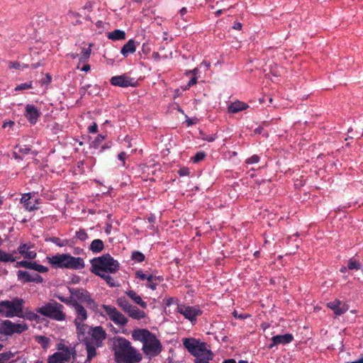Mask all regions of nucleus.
Wrapping results in <instances>:
<instances>
[{"label": "nucleus", "instance_id": "5", "mask_svg": "<svg viewBox=\"0 0 363 363\" xmlns=\"http://www.w3.org/2000/svg\"><path fill=\"white\" fill-rule=\"evenodd\" d=\"M64 306L56 301L52 300L45 303L43 306L36 309V312L56 321H63L66 319V314L63 311Z\"/></svg>", "mask_w": 363, "mask_h": 363}, {"label": "nucleus", "instance_id": "21", "mask_svg": "<svg viewBox=\"0 0 363 363\" xmlns=\"http://www.w3.org/2000/svg\"><path fill=\"white\" fill-rule=\"evenodd\" d=\"M125 294L137 305L140 306L143 309L147 308V304L144 301L141 296L138 294L134 290L126 291Z\"/></svg>", "mask_w": 363, "mask_h": 363}, {"label": "nucleus", "instance_id": "13", "mask_svg": "<svg viewBox=\"0 0 363 363\" xmlns=\"http://www.w3.org/2000/svg\"><path fill=\"white\" fill-rule=\"evenodd\" d=\"M71 308L74 309L76 315L74 323L84 322L87 319L88 315L86 310L77 300L72 303Z\"/></svg>", "mask_w": 363, "mask_h": 363}, {"label": "nucleus", "instance_id": "24", "mask_svg": "<svg viewBox=\"0 0 363 363\" xmlns=\"http://www.w3.org/2000/svg\"><path fill=\"white\" fill-rule=\"evenodd\" d=\"M135 40L130 39L121 48V53L124 57H127L129 54H133L135 52Z\"/></svg>", "mask_w": 363, "mask_h": 363}, {"label": "nucleus", "instance_id": "49", "mask_svg": "<svg viewBox=\"0 0 363 363\" xmlns=\"http://www.w3.org/2000/svg\"><path fill=\"white\" fill-rule=\"evenodd\" d=\"M16 149H18V152L23 155H27L30 151V148L26 145H24L23 147L21 145H16Z\"/></svg>", "mask_w": 363, "mask_h": 363}, {"label": "nucleus", "instance_id": "38", "mask_svg": "<svg viewBox=\"0 0 363 363\" xmlns=\"http://www.w3.org/2000/svg\"><path fill=\"white\" fill-rule=\"evenodd\" d=\"M108 273H105L99 275V277H101L103 279L106 281V282L111 287H114L116 285L113 278L108 274Z\"/></svg>", "mask_w": 363, "mask_h": 363}, {"label": "nucleus", "instance_id": "43", "mask_svg": "<svg viewBox=\"0 0 363 363\" xmlns=\"http://www.w3.org/2000/svg\"><path fill=\"white\" fill-rule=\"evenodd\" d=\"M86 306L93 311L96 312L98 311V303L90 296L86 301Z\"/></svg>", "mask_w": 363, "mask_h": 363}, {"label": "nucleus", "instance_id": "33", "mask_svg": "<svg viewBox=\"0 0 363 363\" xmlns=\"http://www.w3.org/2000/svg\"><path fill=\"white\" fill-rule=\"evenodd\" d=\"M35 341L40 344L43 349L47 350L49 347L50 340L49 337L43 335H37L35 337Z\"/></svg>", "mask_w": 363, "mask_h": 363}, {"label": "nucleus", "instance_id": "3", "mask_svg": "<svg viewBox=\"0 0 363 363\" xmlns=\"http://www.w3.org/2000/svg\"><path fill=\"white\" fill-rule=\"evenodd\" d=\"M48 263L54 269H82L84 268V261L79 257H73L69 254H56L47 257Z\"/></svg>", "mask_w": 363, "mask_h": 363}, {"label": "nucleus", "instance_id": "34", "mask_svg": "<svg viewBox=\"0 0 363 363\" xmlns=\"http://www.w3.org/2000/svg\"><path fill=\"white\" fill-rule=\"evenodd\" d=\"M51 242L55 244L59 247H65L69 245V240L67 239L61 240L57 237H51L48 240Z\"/></svg>", "mask_w": 363, "mask_h": 363}, {"label": "nucleus", "instance_id": "51", "mask_svg": "<svg viewBox=\"0 0 363 363\" xmlns=\"http://www.w3.org/2000/svg\"><path fill=\"white\" fill-rule=\"evenodd\" d=\"M30 263H31V262H28L26 260H22V261L17 262L16 267L30 269Z\"/></svg>", "mask_w": 363, "mask_h": 363}, {"label": "nucleus", "instance_id": "30", "mask_svg": "<svg viewBox=\"0 0 363 363\" xmlns=\"http://www.w3.org/2000/svg\"><path fill=\"white\" fill-rule=\"evenodd\" d=\"M104 248V242L100 239L94 240L89 247V250L94 253H99Z\"/></svg>", "mask_w": 363, "mask_h": 363}, {"label": "nucleus", "instance_id": "59", "mask_svg": "<svg viewBox=\"0 0 363 363\" xmlns=\"http://www.w3.org/2000/svg\"><path fill=\"white\" fill-rule=\"evenodd\" d=\"M196 83H197V78L196 77H194L193 78H191L189 80L187 85L189 87H191V86H194V84H196Z\"/></svg>", "mask_w": 363, "mask_h": 363}, {"label": "nucleus", "instance_id": "2", "mask_svg": "<svg viewBox=\"0 0 363 363\" xmlns=\"http://www.w3.org/2000/svg\"><path fill=\"white\" fill-rule=\"evenodd\" d=\"M135 340L143 342V352L152 357L157 356L162 351V344L157 337L147 329H136L132 332Z\"/></svg>", "mask_w": 363, "mask_h": 363}, {"label": "nucleus", "instance_id": "47", "mask_svg": "<svg viewBox=\"0 0 363 363\" xmlns=\"http://www.w3.org/2000/svg\"><path fill=\"white\" fill-rule=\"evenodd\" d=\"M33 88V82H28L26 83L21 84L16 86L15 90L16 91H22L25 89H28Z\"/></svg>", "mask_w": 363, "mask_h": 363}, {"label": "nucleus", "instance_id": "40", "mask_svg": "<svg viewBox=\"0 0 363 363\" xmlns=\"http://www.w3.org/2000/svg\"><path fill=\"white\" fill-rule=\"evenodd\" d=\"M56 297L62 303L71 307L72 303L74 302L75 299L70 296L69 297H64L60 295L56 296Z\"/></svg>", "mask_w": 363, "mask_h": 363}, {"label": "nucleus", "instance_id": "46", "mask_svg": "<svg viewBox=\"0 0 363 363\" xmlns=\"http://www.w3.org/2000/svg\"><path fill=\"white\" fill-rule=\"evenodd\" d=\"M13 354L11 352H3L0 354V363H6Z\"/></svg>", "mask_w": 363, "mask_h": 363}, {"label": "nucleus", "instance_id": "62", "mask_svg": "<svg viewBox=\"0 0 363 363\" xmlns=\"http://www.w3.org/2000/svg\"><path fill=\"white\" fill-rule=\"evenodd\" d=\"M38 315L34 313H30L28 315V318L30 320H35L37 318Z\"/></svg>", "mask_w": 363, "mask_h": 363}, {"label": "nucleus", "instance_id": "9", "mask_svg": "<svg viewBox=\"0 0 363 363\" xmlns=\"http://www.w3.org/2000/svg\"><path fill=\"white\" fill-rule=\"evenodd\" d=\"M101 307L104 310L106 314L108 316L109 319L116 325L123 327L128 323V318L116 308L108 305H102Z\"/></svg>", "mask_w": 363, "mask_h": 363}, {"label": "nucleus", "instance_id": "58", "mask_svg": "<svg viewBox=\"0 0 363 363\" xmlns=\"http://www.w3.org/2000/svg\"><path fill=\"white\" fill-rule=\"evenodd\" d=\"M165 301H166V305L169 306L172 304H173L174 303H175L177 301V300L174 298L169 297L168 298H166Z\"/></svg>", "mask_w": 363, "mask_h": 363}, {"label": "nucleus", "instance_id": "55", "mask_svg": "<svg viewBox=\"0 0 363 363\" xmlns=\"http://www.w3.org/2000/svg\"><path fill=\"white\" fill-rule=\"evenodd\" d=\"M127 155L125 152H121L118 155V159L122 162L123 166L125 165V160L126 159Z\"/></svg>", "mask_w": 363, "mask_h": 363}, {"label": "nucleus", "instance_id": "12", "mask_svg": "<svg viewBox=\"0 0 363 363\" xmlns=\"http://www.w3.org/2000/svg\"><path fill=\"white\" fill-rule=\"evenodd\" d=\"M110 82L113 86L120 87H135L138 84V82L134 78H131L125 74L112 77Z\"/></svg>", "mask_w": 363, "mask_h": 363}, {"label": "nucleus", "instance_id": "44", "mask_svg": "<svg viewBox=\"0 0 363 363\" xmlns=\"http://www.w3.org/2000/svg\"><path fill=\"white\" fill-rule=\"evenodd\" d=\"M206 156V154L204 152L200 151L197 152L195 155L191 158L192 161L194 163H198L202 161Z\"/></svg>", "mask_w": 363, "mask_h": 363}, {"label": "nucleus", "instance_id": "61", "mask_svg": "<svg viewBox=\"0 0 363 363\" xmlns=\"http://www.w3.org/2000/svg\"><path fill=\"white\" fill-rule=\"evenodd\" d=\"M187 13V9L186 7H183L179 10V14L182 18L184 19V16Z\"/></svg>", "mask_w": 363, "mask_h": 363}, {"label": "nucleus", "instance_id": "50", "mask_svg": "<svg viewBox=\"0 0 363 363\" xmlns=\"http://www.w3.org/2000/svg\"><path fill=\"white\" fill-rule=\"evenodd\" d=\"M259 157L257 155H254L251 156L250 157L247 158L245 161L247 164H256L259 162Z\"/></svg>", "mask_w": 363, "mask_h": 363}, {"label": "nucleus", "instance_id": "7", "mask_svg": "<svg viewBox=\"0 0 363 363\" xmlns=\"http://www.w3.org/2000/svg\"><path fill=\"white\" fill-rule=\"evenodd\" d=\"M183 345L195 358L206 354L210 356L211 354V351L206 349V344L205 342H201L194 338H184L183 340Z\"/></svg>", "mask_w": 363, "mask_h": 363}, {"label": "nucleus", "instance_id": "54", "mask_svg": "<svg viewBox=\"0 0 363 363\" xmlns=\"http://www.w3.org/2000/svg\"><path fill=\"white\" fill-rule=\"evenodd\" d=\"M9 67L11 69H20L21 68V65L18 62H10Z\"/></svg>", "mask_w": 363, "mask_h": 363}, {"label": "nucleus", "instance_id": "29", "mask_svg": "<svg viewBox=\"0 0 363 363\" xmlns=\"http://www.w3.org/2000/svg\"><path fill=\"white\" fill-rule=\"evenodd\" d=\"M107 38L112 40H121L125 38V33L123 30L116 29L107 34Z\"/></svg>", "mask_w": 363, "mask_h": 363}, {"label": "nucleus", "instance_id": "17", "mask_svg": "<svg viewBox=\"0 0 363 363\" xmlns=\"http://www.w3.org/2000/svg\"><path fill=\"white\" fill-rule=\"evenodd\" d=\"M68 289L71 296L78 302L86 303L91 296L90 293L84 289L68 288Z\"/></svg>", "mask_w": 363, "mask_h": 363}, {"label": "nucleus", "instance_id": "48", "mask_svg": "<svg viewBox=\"0 0 363 363\" xmlns=\"http://www.w3.org/2000/svg\"><path fill=\"white\" fill-rule=\"evenodd\" d=\"M76 236L79 240L82 241H84L88 238V235L84 229H79V230L77 231Z\"/></svg>", "mask_w": 363, "mask_h": 363}, {"label": "nucleus", "instance_id": "52", "mask_svg": "<svg viewBox=\"0 0 363 363\" xmlns=\"http://www.w3.org/2000/svg\"><path fill=\"white\" fill-rule=\"evenodd\" d=\"M135 277L140 280H147L148 275L144 274L142 270H138L135 273Z\"/></svg>", "mask_w": 363, "mask_h": 363}, {"label": "nucleus", "instance_id": "53", "mask_svg": "<svg viewBox=\"0 0 363 363\" xmlns=\"http://www.w3.org/2000/svg\"><path fill=\"white\" fill-rule=\"evenodd\" d=\"M233 315L235 318L239 319H245L248 317H250L249 314L238 313L237 311H234Z\"/></svg>", "mask_w": 363, "mask_h": 363}, {"label": "nucleus", "instance_id": "11", "mask_svg": "<svg viewBox=\"0 0 363 363\" xmlns=\"http://www.w3.org/2000/svg\"><path fill=\"white\" fill-rule=\"evenodd\" d=\"M177 312L183 315L191 323L196 320V317L201 315L202 311L199 306H187L184 304L177 305Z\"/></svg>", "mask_w": 363, "mask_h": 363}, {"label": "nucleus", "instance_id": "23", "mask_svg": "<svg viewBox=\"0 0 363 363\" xmlns=\"http://www.w3.org/2000/svg\"><path fill=\"white\" fill-rule=\"evenodd\" d=\"M129 317L135 320H140L146 316V313L144 311L140 310L137 306H131L130 308L126 311Z\"/></svg>", "mask_w": 363, "mask_h": 363}, {"label": "nucleus", "instance_id": "25", "mask_svg": "<svg viewBox=\"0 0 363 363\" xmlns=\"http://www.w3.org/2000/svg\"><path fill=\"white\" fill-rule=\"evenodd\" d=\"M249 107V106L242 101H237L235 102L231 103L228 106V112L232 113H236L241 111L245 110Z\"/></svg>", "mask_w": 363, "mask_h": 363}, {"label": "nucleus", "instance_id": "15", "mask_svg": "<svg viewBox=\"0 0 363 363\" xmlns=\"http://www.w3.org/2000/svg\"><path fill=\"white\" fill-rule=\"evenodd\" d=\"M18 279L23 280L24 283L35 282L42 283L43 277L38 274H30L28 272L19 270L17 273Z\"/></svg>", "mask_w": 363, "mask_h": 363}, {"label": "nucleus", "instance_id": "1", "mask_svg": "<svg viewBox=\"0 0 363 363\" xmlns=\"http://www.w3.org/2000/svg\"><path fill=\"white\" fill-rule=\"evenodd\" d=\"M111 348L117 363H139L142 354L123 337L116 336L111 340Z\"/></svg>", "mask_w": 363, "mask_h": 363}, {"label": "nucleus", "instance_id": "14", "mask_svg": "<svg viewBox=\"0 0 363 363\" xmlns=\"http://www.w3.org/2000/svg\"><path fill=\"white\" fill-rule=\"evenodd\" d=\"M21 202L23 204V207L26 211H32L39 208L38 199L33 198L31 194H25L22 196Z\"/></svg>", "mask_w": 363, "mask_h": 363}, {"label": "nucleus", "instance_id": "35", "mask_svg": "<svg viewBox=\"0 0 363 363\" xmlns=\"http://www.w3.org/2000/svg\"><path fill=\"white\" fill-rule=\"evenodd\" d=\"M106 135L99 134L96 138L91 142V147L94 149H98L101 145L102 142L106 139Z\"/></svg>", "mask_w": 363, "mask_h": 363}, {"label": "nucleus", "instance_id": "26", "mask_svg": "<svg viewBox=\"0 0 363 363\" xmlns=\"http://www.w3.org/2000/svg\"><path fill=\"white\" fill-rule=\"evenodd\" d=\"M340 305L341 302L339 300H335L334 301L329 302L327 304L328 307L333 310L336 315H341L347 311L345 308H341Z\"/></svg>", "mask_w": 363, "mask_h": 363}, {"label": "nucleus", "instance_id": "37", "mask_svg": "<svg viewBox=\"0 0 363 363\" xmlns=\"http://www.w3.org/2000/svg\"><path fill=\"white\" fill-rule=\"evenodd\" d=\"M91 49L90 47L83 48L80 54L79 62H86L90 57Z\"/></svg>", "mask_w": 363, "mask_h": 363}, {"label": "nucleus", "instance_id": "16", "mask_svg": "<svg viewBox=\"0 0 363 363\" xmlns=\"http://www.w3.org/2000/svg\"><path fill=\"white\" fill-rule=\"evenodd\" d=\"M40 116L39 110L33 104L26 106L25 117L31 124H35Z\"/></svg>", "mask_w": 363, "mask_h": 363}, {"label": "nucleus", "instance_id": "31", "mask_svg": "<svg viewBox=\"0 0 363 363\" xmlns=\"http://www.w3.org/2000/svg\"><path fill=\"white\" fill-rule=\"evenodd\" d=\"M77 328V333L79 337V339L82 342V339H84V337H86L85 335L86 330L88 328V325L86 324H84V322L77 323H74Z\"/></svg>", "mask_w": 363, "mask_h": 363}, {"label": "nucleus", "instance_id": "36", "mask_svg": "<svg viewBox=\"0 0 363 363\" xmlns=\"http://www.w3.org/2000/svg\"><path fill=\"white\" fill-rule=\"evenodd\" d=\"M30 269H33L40 273H45V272H48V267H46L43 265L39 264L36 263L35 262H31Z\"/></svg>", "mask_w": 363, "mask_h": 363}, {"label": "nucleus", "instance_id": "32", "mask_svg": "<svg viewBox=\"0 0 363 363\" xmlns=\"http://www.w3.org/2000/svg\"><path fill=\"white\" fill-rule=\"evenodd\" d=\"M118 306L123 311L124 313L130 308L132 306L125 297H119L116 300Z\"/></svg>", "mask_w": 363, "mask_h": 363}, {"label": "nucleus", "instance_id": "4", "mask_svg": "<svg viewBox=\"0 0 363 363\" xmlns=\"http://www.w3.org/2000/svg\"><path fill=\"white\" fill-rule=\"evenodd\" d=\"M90 271L97 276L105 273H116L119 269V263L109 254H104L90 260Z\"/></svg>", "mask_w": 363, "mask_h": 363}, {"label": "nucleus", "instance_id": "45", "mask_svg": "<svg viewBox=\"0 0 363 363\" xmlns=\"http://www.w3.org/2000/svg\"><path fill=\"white\" fill-rule=\"evenodd\" d=\"M213 355V354L211 352V354L210 356L206 354L199 358H195L194 363H209L208 361L212 359Z\"/></svg>", "mask_w": 363, "mask_h": 363}, {"label": "nucleus", "instance_id": "22", "mask_svg": "<svg viewBox=\"0 0 363 363\" xmlns=\"http://www.w3.org/2000/svg\"><path fill=\"white\" fill-rule=\"evenodd\" d=\"M82 342L86 346V350L87 352V360H91L93 357L96 355V348L102 347V345H95L92 342H89L88 340H83Z\"/></svg>", "mask_w": 363, "mask_h": 363}, {"label": "nucleus", "instance_id": "20", "mask_svg": "<svg viewBox=\"0 0 363 363\" xmlns=\"http://www.w3.org/2000/svg\"><path fill=\"white\" fill-rule=\"evenodd\" d=\"M57 349L58 352H56V353H61L62 355L67 354L66 356H67V357L71 358L72 357L74 359H75L74 356L76 354V351L74 347H69L62 342H60L57 344Z\"/></svg>", "mask_w": 363, "mask_h": 363}, {"label": "nucleus", "instance_id": "60", "mask_svg": "<svg viewBox=\"0 0 363 363\" xmlns=\"http://www.w3.org/2000/svg\"><path fill=\"white\" fill-rule=\"evenodd\" d=\"M203 139L205 140H207L208 142H213V141L215 140L216 136L213 135H206V136L203 137Z\"/></svg>", "mask_w": 363, "mask_h": 363}, {"label": "nucleus", "instance_id": "6", "mask_svg": "<svg viewBox=\"0 0 363 363\" xmlns=\"http://www.w3.org/2000/svg\"><path fill=\"white\" fill-rule=\"evenodd\" d=\"M24 303L23 299L19 298L0 301V313L7 318L21 317Z\"/></svg>", "mask_w": 363, "mask_h": 363}, {"label": "nucleus", "instance_id": "27", "mask_svg": "<svg viewBox=\"0 0 363 363\" xmlns=\"http://www.w3.org/2000/svg\"><path fill=\"white\" fill-rule=\"evenodd\" d=\"M62 355L61 353L55 352L53 354L48 357L47 363H66L69 362L71 358L67 356Z\"/></svg>", "mask_w": 363, "mask_h": 363}, {"label": "nucleus", "instance_id": "19", "mask_svg": "<svg viewBox=\"0 0 363 363\" xmlns=\"http://www.w3.org/2000/svg\"><path fill=\"white\" fill-rule=\"evenodd\" d=\"M31 245L26 243H21L17 249V251L25 259H33L36 257L37 253L35 251L30 250Z\"/></svg>", "mask_w": 363, "mask_h": 363}, {"label": "nucleus", "instance_id": "56", "mask_svg": "<svg viewBox=\"0 0 363 363\" xmlns=\"http://www.w3.org/2000/svg\"><path fill=\"white\" fill-rule=\"evenodd\" d=\"M89 133H96L98 131V125L96 123H93L89 128Z\"/></svg>", "mask_w": 363, "mask_h": 363}, {"label": "nucleus", "instance_id": "10", "mask_svg": "<svg viewBox=\"0 0 363 363\" xmlns=\"http://www.w3.org/2000/svg\"><path fill=\"white\" fill-rule=\"evenodd\" d=\"M88 334L89 335L84 337L83 340H88L95 345H103V341L106 337V331L101 326L91 328Z\"/></svg>", "mask_w": 363, "mask_h": 363}, {"label": "nucleus", "instance_id": "42", "mask_svg": "<svg viewBox=\"0 0 363 363\" xmlns=\"http://www.w3.org/2000/svg\"><path fill=\"white\" fill-rule=\"evenodd\" d=\"M147 282L146 284V286L152 290H155L157 289V286L158 284L157 282L154 281L153 275H148Z\"/></svg>", "mask_w": 363, "mask_h": 363}, {"label": "nucleus", "instance_id": "8", "mask_svg": "<svg viewBox=\"0 0 363 363\" xmlns=\"http://www.w3.org/2000/svg\"><path fill=\"white\" fill-rule=\"evenodd\" d=\"M28 329L26 323H14L9 320L0 323V334L12 335L14 333L21 334Z\"/></svg>", "mask_w": 363, "mask_h": 363}, {"label": "nucleus", "instance_id": "57", "mask_svg": "<svg viewBox=\"0 0 363 363\" xmlns=\"http://www.w3.org/2000/svg\"><path fill=\"white\" fill-rule=\"evenodd\" d=\"M178 174L180 176H187L189 174V170L187 167H183L178 171Z\"/></svg>", "mask_w": 363, "mask_h": 363}, {"label": "nucleus", "instance_id": "18", "mask_svg": "<svg viewBox=\"0 0 363 363\" xmlns=\"http://www.w3.org/2000/svg\"><path fill=\"white\" fill-rule=\"evenodd\" d=\"M272 343L269 345V349L278 345H286L293 341L294 337L291 334L277 335L272 337Z\"/></svg>", "mask_w": 363, "mask_h": 363}, {"label": "nucleus", "instance_id": "64", "mask_svg": "<svg viewBox=\"0 0 363 363\" xmlns=\"http://www.w3.org/2000/svg\"><path fill=\"white\" fill-rule=\"evenodd\" d=\"M222 363H236V361L234 359H225Z\"/></svg>", "mask_w": 363, "mask_h": 363}, {"label": "nucleus", "instance_id": "28", "mask_svg": "<svg viewBox=\"0 0 363 363\" xmlns=\"http://www.w3.org/2000/svg\"><path fill=\"white\" fill-rule=\"evenodd\" d=\"M15 254H16V251H13V253H8L0 249V262H14L17 259H19L18 257L14 256Z\"/></svg>", "mask_w": 363, "mask_h": 363}, {"label": "nucleus", "instance_id": "63", "mask_svg": "<svg viewBox=\"0 0 363 363\" xmlns=\"http://www.w3.org/2000/svg\"><path fill=\"white\" fill-rule=\"evenodd\" d=\"M242 24L239 22H235L234 23V26H233V29H235V30H241L242 28Z\"/></svg>", "mask_w": 363, "mask_h": 363}, {"label": "nucleus", "instance_id": "39", "mask_svg": "<svg viewBox=\"0 0 363 363\" xmlns=\"http://www.w3.org/2000/svg\"><path fill=\"white\" fill-rule=\"evenodd\" d=\"M131 258L135 262H142L145 260V255L139 251H133L132 252Z\"/></svg>", "mask_w": 363, "mask_h": 363}, {"label": "nucleus", "instance_id": "41", "mask_svg": "<svg viewBox=\"0 0 363 363\" xmlns=\"http://www.w3.org/2000/svg\"><path fill=\"white\" fill-rule=\"evenodd\" d=\"M360 267H361V264L358 261H357L354 259H350L348 261L347 268L350 270H353V269L358 270L360 269Z\"/></svg>", "mask_w": 363, "mask_h": 363}]
</instances>
